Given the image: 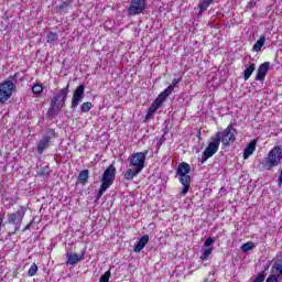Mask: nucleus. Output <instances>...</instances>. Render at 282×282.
<instances>
[{
    "mask_svg": "<svg viewBox=\"0 0 282 282\" xmlns=\"http://www.w3.org/2000/svg\"><path fill=\"white\" fill-rule=\"evenodd\" d=\"M257 243L252 242V241H248L246 243H243L241 247H240V250L242 252H250V250H253L256 248Z\"/></svg>",
    "mask_w": 282,
    "mask_h": 282,
    "instance_id": "22",
    "label": "nucleus"
},
{
    "mask_svg": "<svg viewBox=\"0 0 282 282\" xmlns=\"http://www.w3.org/2000/svg\"><path fill=\"white\" fill-rule=\"evenodd\" d=\"M169 97V95L166 93H164V90L156 97V99L152 102V106L158 110L160 109V107H162V105H164V100H166V98Z\"/></svg>",
    "mask_w": 282,
    "mask_h": 282,
    "instance_id": "16",
    "label": "nucleus"
},
{
    "mask_svg": "<svg viewBox=\"0 0 282 282\" xmlns=\"http://www.w3.org/2000/svg\"><path fill=\"white\" fill-rule=\"evenodd\" d=\"M210 254H213V249H205L202 256L203 261H206L210 257Z\"/></svg>",
    "mask_w": 282,
    "mask_h": 282,
    "instance_id": "31",
    "label": "nucleus"
},
{
    "mask_svg": "<svg viewBox=\"0 0 282 282\" xmlns=\"http://www.w3.org/2000/svg\"><path fill=\"white\" fill-rule=\"evenodd\" d=\"M271 273L273 274V276H278L279 279L282 274V263L273 265L271 269Z\"/></svg>",
    "mask_w": 282,
    "mask_h": 282,
    "instance_id": "23",
    "label": "nucleus"
},
{
    "mask_svg": "<svg viewBox=\"0 0 282 282\" xmlns=\"http://www.w3.org/2000/svg\"><path fill=\"white\" fill-rule=\"evenodd\" d=\"M213 243H215V240L213 238H208L205 241L204 246H205V248H208V247L213 246Z\"/></svg>",
    "mask_w": 282,
    "mask_h": 282,
    "instance_id": "34",
    "label": "nucleus"
},
{
    "mask_svg": "<svg viewBox=\"0 0 282 282\" xmlns=\"http://www.w3.org/2000/svg\"><path fill=\"white\" fill-rule=\"evenodd\" d=\"M83 98H85V85H79L72 98V109H76V107H78V105H80V101L83 100Z\"/></svg>",
    "mask_w": 282,
    "mask_h": 282,
    "instance_id": "11",
    "label": "nucleus"
},
{
    "mask_svg": "<svg viewBox=\"0 0 282 282\" xmlns=\"http://www.w3.org/2000/svg\"><path fill=\"white\" fill-rule=\"evenodd\" d=\"M56 138V132L54 129H48L46 134L42 138V140L37 143V153L42 155L45 149L50 148V142Z\"/></svg>",
    "mask_w": 282,
    "mask_h": 282,
    "instance_id": "9",
    "label": "nucleus"
},
{
    "mask_svg": "<svg viewBox=\"0 0 282 282\" xmlns=\"http://www.w3.org/2000/svg\"><path fill=\"white\" fill-rule=\"evenodd\" d=\"M268 69H270V63L265 62L261 64L258 68L256 80H265V74H268Z\"/></svg>",
    "mask_w": 282,
    "mask_h": 282,
    "instance_id": "13",
    "label": "nucleus"
},
{
    "mask_svg": "<svg viewBox=\"0 0 282 282\" xmlns=\"http://www.w3.org/2000/svg\"><path fill=\"white\" fill-rule=\"evenodd\" d=\"M191 173V165L188 163H181L176 170V175L182 177L184 175H188Z\"/></svg>",
    "mask_w": 282,
    "mask_h": 282,
    "instance_id": "17",
    "label": "nucleus"
},
{
    "mask_svg": "<svg viewBox=\"0 0 282 282\" xmlns=\"http://www.w3.org/2000/svg\"><path fill=\"white\" fill-rule=\"evenodd\" d=\"M65 6H67V3H64L61 8H65Z\"/></svg>",
    "mask_w": 282,
    "mask_h": 282,
    "instance_id": "37",
    "label": "nucleus"
},
{
    "mask_svg": "<svg viewBox=\"0 0 282 282\" xmlns=\"http://www.w3.org/2000/svg\"><path fill=\"white\" fill-rule=\"evenodd\" d=\"M47 43H56L58 41V33L50 32L46 36Z\"/></svg>",
    "mask_w": 282,
    "mask_h": 282,
    "instance_id": "26",
    "label": "nucleus"
},
{
    "mask_svg": "<svg viewBox=\"0 0 282 282\" xmlns=\"http://www.w3.org/2000/svg\"><path fill=\"white\" fill-rule=\"evenodd\" d=\"M235 135H237V130L232 126H228L223 132H217L215 138L219 137V142L224 147H230L236 140Z\"/></svg>",
    "mask_w": 282,
    "mask_h": 282,
    "instance_id": "5",
    "label": "nucleus"
},
{
    "mask_svg": "<svg viewBox=\"0 0 282 282\" xmlns=\"http://www.w3.org/2000/svg\"><path fill=\"white\" fill-rule=\"evenodd\" d=\"M69 95V84L65 88H62L52 99L48 108L50 118H56L61 113V109L65 107L67 96Z\"/></svg>",
    "mask_w": 282,
    "mask_h": 282,
    "instance_id": "2",
    "label": "nucleus"
},
{
    "mask_svg": "<svg viewBox=\"0 0 282 282\" xmlns=\"http://www.w3.org/2000/svg\"><path fill=\"white\" fill-rule=\"evenodd\" d=\"M88 180H89V170H83L78 176L79 184H87Z\"/></svg>",
    "mask_w": 282,
    "mask_h": 282,
    "instance_id": "21",
    "label": "nucleus"
},
{
    "mask_svg": "<svg viewBox=\"0 0 282 282\" xmlns=\"http://www.w3.org/2000/svg\"><path fill=\"white\" fill-rule=\"evenodd\" d=\"M14 94V83L7 80L0 85V102H8Z\"/></svg>",
    "mask_w": 282,
    "mask_h": 282,
    "instance_id": "7",
    "label": "nucleus"
},
{
    "mask_svg": "<svg viewBox=\"0 0 282 282\" xmlns=\"http://www.w3.org/2000/svg\"><path fill=\"white\" fill-rule=\"evenodd\" d=\"M265 282H279L278 275L271 274Z\"/></svg>",
    "mask_w": 282,
    "mask_h": 282,
    "instance_id": "33",
    "label": "nucleus"
},
{
    "mask_svg": "<svg viewBox=\"0 0 282 282\" xmlns=\"http://www.w3.org/2000/svg\"><path fill=\"white\" fill-rule=\"evenodd\" d=\"M147 155H149V151L131 154L129 164L130 169H128L123 174L124 180L131 181L133 180V177L142 173V170L144 169V163L147 162Z\"/></svg>",
    "mask_w": 282,
    "mask_h": 282,
    "instance_id": "1",
    "label": "nucleus"
},
{
    "mask_svg": "<svg viewBox=\"0 0 282 282\" xmlns=\"http://www.w3.org/2000/svg\"><path fill=\"white\" fill-rule=\"evenodd\" d=\"M32 91L33 94H42L43 93V86L41 84H35L33 87H32Z\"/></svg>",
    "mask_w": 282,
    "mask_h": 282,
    "instance_id": "30",
    "label": "nucleus"
},
{
    "mask_svg": "<svg viewBox=\"0 0 282 282\" xmlns=\"http://www.w3.org/2000/svg\"><path fill=\"white\" fill-rule=\"evenodd\" d=\"M180 182L183 186L181 191V195H187L188 191L191 189V175L180 176Z\"/></svg>",
    "mask_w": 282,
    "mask_h": 282,
    "instance_id": "14",
    "label": "nucleus"
},
{
    "mask_svg": "<svg viewBox=\"0 0 282 282\" xmlns=\"http://www.w3.org/2000/svg\"><path fill=\"white\" fill-rule=\"evenodd\" d=\"M116 180V167L113 165H110L108 169L105 170L104 175L101 177V185L97 193V199H100L105 193H107V189L113 184V181Z\"/></svg>",
    "mask_w": 282,
    "mask_h": 282,
    "instance_id": "4",
    "label": "nucleus"
},
{
    "mask_svg": "<svg viewBox=\"0 0 282 282\" xmlns=\"http://www.w3.org/2000/svg\"><path fill=\"white\" fill-rule=\"evenodd\" d=\"M3 226V217L0 218V229Z\"/></svg>",
    "mask_w": 282,
    "mask_h": 282,
    "instance_id": "36",
    "label": "nucleus"
},
{
    "mask_svg": "<svg viewBox=\"0 0 282 282\" xmlns=\"http://www.w3.org/2000/svg\"><path fill=\"white\" fill-rule=\"evenodd\" d=\"M39 272V267L36 263H33L29 269V276H34Z\"/></svg>",
    "mask_w": 282,
    "mask_h": 282,
    "instance_id": "29",
    "label": "nucleus"
},
{
    "mask_svg": "<svg viewBox=\"0 0 282 282\" xmlns=\"http://www.w3.org/2000/svg\"><path fill=\"white\" fill-rule=\"evenodd\" d=\"M144 10H147V0H131L128 8V14L129 17H135L142 14Z\"/></svg>",
    "mask_w": 282,
    "mask_h": 282,
    "instance_id": "8",
    "label": "nucleus"
},
{
    "mask_svg": "<svg viewBox=\"0 0 282 282\" xmlns=\"http://www.w3.org/2000/svg\"><path fill=\"white\" fill-rule=\"evenodd\" d=\"M210 3H213V0H202L199 3V10L200 12H206L208 8L210 7Z\"/></svg>",
    "mask_w": 282,
    "mask_h": 282,
    "instance_id": "25",
    "label": "nucleus"
},
{
    "mask_svg": "<svg viewBox=\"0 0 282 282\" xmlns=\"http://www.w3.org/2000/svg\"><path fill=\"white\" fill-rule=\"evenodd\" d=\"M181 80H182V77L174 78L172 80V84L169 87H166L163 91L166 93L167 96L172 95L173 91L175 90V87H177V85H180Z\"/></svg>",
    "mask_w": 282,
    "mask_h": 282,
    "instance_id": "19",
    "label": "nucleus"
},
{
    "mask_svg": "<svg viewBox=\"0 0 282 282\" xmlns=\"http://www.w3.org/2000/svg\"><path fill=\"white\" fill-rule=\"evenodd\" d=\"M265 45V36H261L252 47V52H261V48Z\"/></svg>",
    "mask_w": 282,
    "mask_h": 282,
    "instance_id": "20",
    "label": "nucleus"
},
{
    "mask_svg": "<svg viewBox=\"0 0 282 282\" xmlns=\"http://www.w3.org/2000/svg\"><path fill=\"white\" fill-rule=\"evenodd\" d=\"M205 282H208V280H205Z\"/></svg>",
    "mask_w": 282,
    "mask_h": 282,
    "instance_id": "38",
    "label": "nucleus"
},
{
    "mask_svg": "<svg viewBox=\"0 0 282 282\" xmlns=\"http://www.w3.org/2000/svg\"><path fill=\"white\" fill-rule=\"evenodd\" d=\"M155 111H158V110L151 105V107L148 109L145 120H149L152 116H154Z\"/></svg>",
    "mask_w": 282,
    "mask_h": 282,
    "instance_id": "32",
    "label": "nucleus"
},
{
    "mask_svg": "<svg viewBox=\"0 0 282 282\" xmlns=\"http://www.w3.org/2000/svg\"><path fill=\"white\" fill-rule=\"evenodd\" d=\"M282 160V149L279 145H275L272 148V150L269 151L268 158L264 159L262 166L267 171H272L274 166H279L281 164Z\"/></svg>",
    "mask_w": 282,
    "mask_h": 282,
    "instance_id": "3",
    "label": "nucleus"
},
{
    "mask_svg": "<svg viewBox=\"0 0 282 282\" xmlns=\"http://www.w3.org/2000/svg\"><path fill=\"white\" fill-rule=\"evenodd\" d=\"M254 69H256L254 64L249 65L245 69V76H243L245 80H248L252 76V74L254 73Z\"/></svg>",
    "mask_w": 282,
    "mask_h": 282,
    "instance_id": "24",
    "label": "nucleus"
},
{
    "mask_svg": "<svg viewBox=\"0 0 282 282\" xmlns=\"http://www.w3.org/2000/svg\"><path fill=\"white\" fill-rule=\"evenodd\" d=\"M91 102L87 101L82 105V113H87L91 110Z\"/></svg>",
    "mask_w": 282,
    "mask_h": 282,
    "instance_id": "27",
    "label": "nucleus"
},
{
    "mask_svg": "<svg viewBox=\"0 0 282 282\" xmlns=\"http://www.w3.org/2000/svg\"><path fill=\"white\" fill-rule=\"evenodd\" d=\"M110 279H111V271L108 270L105 272V274L101 275L99 282H109Z\"/></svg>",
    "mask_w": 282,
    "mask_h": 282,
    "instance_id": "28",
    "label": "nucleus"
},
{
    "mask_svg": "<svg viewBox=\"0 0 282 282\" xmlns=\"http://www.w3.org/2000/svg\"><path fill=\"white\" fill-rule=\"evenodd\" d=\"M67 265H76L79 261L85 259V250L78 256V253L67 252L66 253Z\"/></svg>",
    "mask_w": 282,
    "mask_h": 282,
    "instance_id": "12",
    "label": "nucleus"
},
{
    "mask_svg": "<svg viewBox=\"0 0 282 282\" xmlns=\"http://www.w3.org/2000/svg\"><path fill=\"white\" fill-rule=\"evenodd\" d=\"M8 217L9 224H13V226H17V228H21V223L25 217V209L21 208L17 213L9 214Z\"/></svg>",
    "mask_w": 282,
    "mask_h": 282,
    "instance_id": "10",
    "label": "nucleus"
},
{
    "mask_svg": "<svg viewBox=\"0 0 282 282\" xmlns=\"http://www.w3.org/2000/svg\"><path fill=\"white\" fill-rule=\"evenodd\" d=\"M149 243V235H144L140 238L139 242L134 246V252H142Z\"/></svg>",
    "mask_w": 282,
    "mask_h": 282,
    "instance_id": "15",
    "label": "nucleus"
},
{
    "mask_svg": "<svg viewBox=\"0 0 282 282\" xmlns=\"http://www.w3.org/2000/svg\"><path fill=\"white\" fill-rule=\"evenodd\" d=\"M257 149V141L256 140H252L248 147L245 149V152H243V160H248V158L250 155H252V153H254Z\"/></svg>",
    "mask_w": 282,
    "mask_h": 282,
    "instance_id": "18",
    "label": "nucleus"
},
{
    "mask_svg": "<svg viewBox=\"0 0 282 282\" xmlns=\"http://www.w3.org/2000/svg\"><path fill=\"white\" fill-rule=\"evenodd\" d=\"M254 6H257V0H250L248 3H247V8H254Z\"/></svg>",
    "mask_w": 282,
    "mask_h": 282,
    "instance_id": "35",
    "label": "nucleus"
},
{
    "mask_svg": "<svg viewBox=\"0 0 282 282\" xmlns=\"http://www.w3.org/2000/svg\"><path fill=\"white\" fill-rule=\"evenodd\" d=\"M219 144H221L219 142V134L217 137H212L210 142L202 155V164H204V162L209 160V158H213V155L219 151Z\"/></svg>",
    "mask_w": 282,
    "mask_h": 282,
    "instance_id": "6",
    "label": "nucleus"
}]
</instances>
